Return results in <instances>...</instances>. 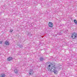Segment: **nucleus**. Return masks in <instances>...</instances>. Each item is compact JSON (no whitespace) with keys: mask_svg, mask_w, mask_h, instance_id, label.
Listing matches in <instances>:
<instances>
[{"mask_svg":"<svg viewBox=\"0 0 77 77\" xmlns=\"http://www.w3.org/2000/svg\"><path fill=\"white\" fill-rule=\"evenodd\" d=\"M48 70L50 72H54V74H57V70L56 69V66H51V65H49L48 66Z\"/></svg>","mask_w":77,"mask_h":77,"instance_id":"1","label":"nucleus"},{"mask_svg":"<svg viewBox=\"0 0 77 77\" xmlns=\"http://www.w3.org/2000/svg\"><path fill=\"white\" fill-rule=\"evenodd\" d=\"M77 37V34L76 33H72L71 35V38L72 39H76Z\"/></svg>","mask_w":77,"mask_h":77,"instance_id":"2","label":"nucleus"},{"mask_svg":"<svg viewBox=\"0 0 77 77\" xmlns=\"http://www.w3.org/2000/svg\"><path fill=\"white\" fill-rule=\"evenodd\" d=\"M33 69H31L28 73L29 75H33Z\"/></svg>","mask_w":77,"mask_h":77,"instance_id":"3","label":"nucleus"},{"mask_svg":"<svg viewBox=\"0 0 77 77\" xmlns=\"http://www.w3.org/2000/svg\"><path fill=\"white\" fill-rule=\"evenodd\" d=\"M48 25L50 27H53V23L51 22H49Z\"/></svg>","mask_w":77,"mask_h":77,"instance_id":"4","label":"nucleus"},{"mask_svg":"<svg viewBox=\"0 0 77 77\" xmlns=\"http://www.w3.org/2000/svg\"><path fill=\"white\" fill-rule=\"evenodd\" d=\"M5 44L6 45H9V42L6 41L5 42Z\"/></svg>","mask_w":77,"mask_h":77,"instance_id":"5","label":"nucleus"},{"mask_svg":"<svg viewBox=\"0 0 77 77\" xmlns=\"http://www.w3.org/2000/svg\"><path fill=\"white\" fill-rule=\"evenodd\" d=\"M12 57H9L8 58H7V60L8 61H10V60H12Z\"/></svg>","mask_w":77,"mask_h":77,"instance_id":"6","label":"nucleus"},{"mask_svg":"<svg viewBox=\"0 0 77 77\" xmlns=\"http://www.w3.org/2000/svg\"><path fill=\"white\" fill-rule=\"evenodd\" d=\"M39 60L42 61H43V60H45V58H44L42 57H40Z\"/></svg>","mask_w":77,"mask_h":77,"instance_id":"7","label":"nucleus"},{"mask_svg":"<svg viewBox=\"0 0 77 77\" xmlns=\"http://www.w3.org/2000/svg\"><path fill=\"white\" fill-rule=\"evenodd\" d=\"M18 70L17 69H15L14 70V72L15 73V74H18Z\"/></svg>","mask_w":77,"mask_h":77,"instance_id":"8","label":"nucleus"},{"mask_svg":"<svg viewBox=\"0 0 77 77\" xmlns=\"http://www.w3.org/2000/svg\"><path fill=\"white\" fill-rule=\"evenodd\" d=\"M1 75L2 76L1 77H5V73H2Z\"/></svg>","mask_w":77,"mask_h":77,"instance_id":"9","label":"nucleus"},{"mask_svg":"<svg viewBox=\"0 0 77 77\" xmlns=\"http://www.w3.org/2000/svg\"><path fill=\"white\" fill-rule=\"evenodd\" d=\"M74 22L75 24H76V25H77V20H74Z\"/></svg>","mask_w":77,"mask_h":77,"instance_id":"10","label":"nucleus"},{"mask_svg":"<svg viewBox=\"0 0 77 77\" xmlns=\"http://www.w3.org/2000/svg\"><path fill=\"white\" fill-rule=\"evenodd\" d=\"M58 34L59 35H62V33L61 32H60L58 33Z\"/></svg>","mask_w":77,"mask_h":77,"instance_id":"11","label":"nucleus"},{"mask_svg":"<svg viewBox=\"0 0 77 77\" xmlns=\"http://www.w3.org/2000/svg\"><path fill=\"white\" fill-rule=\"evenodd\" d=\"M19 47L20 48H21V47H23V45H19Z\"/></svg>","mask_w":77,"mask_h":77,"instance_id":"12","label":"nucleus"},{"mask_svg":"<svg viewBox=\"0 0 77 77\" xmlns=\"http://www.w3.org/2000/svg\"><path fill=\"white\" fill-rule=\"evenodd\" d=\"M13 31V30H10V32L11 33H12V32Z\"/></svg>","mask_w":77,"mask_h":77,"instance_id":"13","label":"nucleus"},{"mask_svg":"<svg viewBox=\"0 0 77 77\" xmlns=\"http://www.w3.org/2000/svg\"><path fill=\"white\" fill-rule=\"evenodd\" d=\"M51 65H51V66H53V64H50Z\"/></svg>","mask_w":77,"mask_h":77,"instance_id":"14","label":"nucleus"},{"mask_svg":"<svg viewBox=\"0 0 77 77\" xmlns=\"http://www.w3.org/2000/svg\"><path fill=\"white\" fill-rule=\"evenodd\" d=\"M2 41H0V44H2Z\"/></svg>","mask_w":77,"mask_h":77,"instance_id":"15","label":"nucleus"},{"mask_svg":"<svg viewBox=\"0 0 77 77\" xmlns=\"http://www.w3.org/2000/svg\"><path fill=\"white\" fill-rule=\"evenodd\" d=\"M62 66V65L60 64H59V66Z\"/></svg>","mask_w":77,"mask_h":77,"instance_id":"16","label":"nucleus"},{"mask_svg":"<svg viewBox=\"0 0 77 77\" xmlns=\"http://www.w3.org/2000/svg\"><path fill=\"white\" fill-rule=\"evenodd\" d=\"M68 30H66V32H68Z\"/></svg>","mask_w":77,"mask_h":77,"instance_id":"17","label":"nucleus"}]
</instances>
